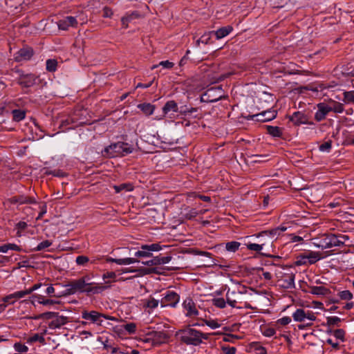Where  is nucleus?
<instances>
[{"label":"nucleus","mask_w":354,"mask_h":354,"mask_svg":"<svg viewBox=\"0 0 354 354\" xmlns=\"http://www.w3.org/2000/svg\"><path fill=\"white\" fill-rule=\"evenodd\" d=\"M65 287L68 295L84 293L88 296L100 294L106 288V286L93 281L89 275L71 280Z\"/></svg>","instance_id":"nucleus-1"},{"label":"nucleus","mask_w":354,"mask_h":354,"mask_svg":"<svg viewBox=\"0 0 354 354\" xmlns=\"http://www.w3.org/2000/svg\"><path fill=\"white\" fill-rule=\"evenodd\" d=\"M286 227L283 226L277 227L270 230L262 231L257 234H254L257 237H267L266 241L259 240L260 243H247L246 248L249 250L260 252L265 246H273V243L276 241L281 234L286 230Z\"/></svg>","instance_id":"nucleus-2"},{"label":"nucleus","mask_w":354,"mask_h":354,"mask_svg":"<svg viewBox=\"0 0 354 354\" xmlns=\"http://www.w3.org/2000/svg\"><path fill=\"white\" fill-rule=\"evenodd\" d=\"M180 340L187 345L198 346L201 344L203 339H207V334L201 333L191 327L179 330L177 332Z\"/></svg>","instance_id":"nucleus-3"},{"label":"nucleus","mask_w":354,"mask_h":354,"mask_svg":"<svg viewBox=\"0 0 354 354\" xmlns=\"http://www.w3.org/2000/svg\"><path fill=\"white\" fill-rule=\"evenodd\" d=\"M33 319L45 320L48 328L51 330L60 328L68 322V317L55 312L44 313L34 317Z\"/></svg>","instance_id":"nucleus-4"},{"label":"nucleus","mask_w":354,"mask_h":354,"mask_svg":"<svg viewBox=\"0 0 354 354\" xmlns=\"http://www.w3.org/2000/svg\"><path fill=\"white\" fill-rule=\"evenodd\" d=\"M133 148L127 142H118L110 145L102 151L104 156L108 158L124 156L132 153Z\"/></svg>","instance_id":"nucleus-5"},{"label":"nucleus","mask_w":354,"mask_h":354,"mask_svg":"<svg viewBox=\"0 0 354 354\" xmlns=\"http://www.w3.org/2000/svg\"><path fill=\"white\" fill-rule=\"evenodd\" d=\"M348 239L346 235L337 236L333 234H328L324 236L321 242L322 248H330L335 246H342L344 244L345 241Z\"/></svg>","instance_id":"nucleus-6"},{"label":"nucleus","mask_w":354,"mask_h":354,"mask_svg":"<svg viewBox=\"0 0 354 354\" xmlns=\"http://www.w3.org/2000/svg\"><path fill=\"white\" fill-rule=\"evenodd\" d=\"M223 97V90L220 86L212 87L203 93L201 97V101L203 102H215Z\"/></svg>","instance_id":"nucleus-7"},{"label":"nucleus","mask_w":354,"mask_h":354,"mask_svg":"<svg viewBox=\"0 0 354 354\" xmlns=\"http://www.w3.org/2000/svg\"><path fill=\"white\" fill-rule=\"evenodd\" d=\"M292 318L297 322H313L316 319V316L313 311L308 309L297 308L292 313Z\"/></svg>","instance_id":"nucleus-8"},{"label":"nucleus","mask_w":354,"mask_h":354,"mask_svg":"<svg viewBox=\"0 0 354 354\" xmlns=\"http://www.w3.org/2000/svg\"><path fill=\"white\" fill-rule=\"evenodd\" d=\"M321 259V255L317 252L309 251L297 257L295 262L297 266H302L307 263L313 264Z\"/></svg>","instance_id":"nucleus-9"},{"label":"nucleus","mask_w":354,"mask_h":354,"mask_svg":"<svg viewBox=\"0 0 354 354\" xmlns=\"http://www.w3.org/2000/svg\"><path fill=\"white\" fill-rule=\"evenodd\" d=\"M227 304L232 308H239L237 304L243 303V292L239 290L228 289L226 292Z\"/></svg>","instance_id":"nucleus-10"},{"label":"nucleus","mask_w":354,"mask_h":354,"mask_svg":"<svg viewBox=\"0 0 354 354\" xmlns=\"http://www.w3.org/2000/svg\"><path fill=\"white\" fill-rule=\"evenodd\" d=\"M180 301V296L174 291L168 290L165 292L160 303L161 307H176Z\"/></svg>","instance_id":"nucleus-11"},{"label":"nucleus","mask_w":354,"mask_h":354,"mask_svg":"<svg viewBox=\"0 0 354 354\" xmlns=\"http://www.w3.org/2000/svg\"><path fill=\"white\" fill-rule=\"evenodd\" d=\"M102 316L103 313H100L95 310H83L82 312V318L83 319L89 320L91 323L95 324L97 326L102 325Z\"/></svg>","instance_id":"nucleus-12"},{"label":"nucleus","mask_w":354,"mask_h":354,"mask_svg":"<svg viewBox=\"0 0 354 354\" xmlns=\"http://www.w3.org/2000/svg\"><path fill=\"white\" fill-rule=\"evenodd\" d=\"M38 77L32 73L21 74L17 80V83L22 87L29 88L37 83Z\"/></svg>","instance_id":"nucleus-13"},{"label":"nucleus","mask_w":354,"mask_h":354,"mask_svg":"<svg viewBox=\"0 0 354 354\" xmlns=\"http://www.w3.org/2000/svg\"><path fill=\"white\" fill-rule=\"evenodd\" d=\"M289 120L296 126L301 124H313L312 122L309 121L308 116L301 111H296L289 117Z\"/></svg>","instance_id":"nucleus-14"},{"label":"nucleus","mask_w":354,"mask_h":354,"mask_svg":"<svg viewBox=\"0 0 354 354\" xmlns=\"http://www.w3.org/2000/svg\"><path fill=\"white\" fill-rule=\"evenodd\" d=\"M185 315L186 317H194L198 315V310L196 304L191 298H187L183 303Z\"/></svg>","instance_id":"nucleus-15"},{"label":"nucleus","mask_w":354,"mask_h":354,"mask_svg":"<svg viewBox=\"0 0 354 354\" xmlns=\"http://www.w3.org/2000/svg\"><path fill=\"white\" fill-rule=\"evenodd\" d=\"M277 116V112L274 110L268 109L259 113H257L250 116L252 120L259 122H267L273 120Z\"/></svg>","instance_id":"nucleus-16"},{"label":"nucleus","mask_w":354,"mask_h":354,"mask_svg":"<svg viewBox=\"0 0 354 354\" xmlns=\"http://www.w3.org/2000/svg\"><path fill=\"white\" fill-rule=\"evenodd\" d=\"M317 110L315 113V119L317 122L324 120L326 115L330 112V107L329 104L324 102L319 103L317 105Z\"/></svg>","instance_id":"nucleus-17"},{"label":"nucleus","mask_w":354,"mask_h":354,"mask_svg":"<svg viewBox=\"0 0 354 354\" xmlns=\"http://www.w3.org/2000/svg\"><path fill=\"white\" fill-rule=\"evenodd\" d=\"M295 274L292 272L285 274L283 277L279 280V286L285 289H292L295 287Z\"/></svg>","instance_id":"nucleus-18"},{"label":"nucleus","mask_w":354,"mask_h":354,"mask_svg":"<svg viewBox=\"0 0 354 354\" xmlns=\"http://www.w3.org/2000/svg\"><path fill=\"white\" fill-rule=\"evenodd\" d=\"M77 21L75 17L72 16H67L57 22V26L59 29L63 30H67L70 27H76L77 25Z\"/></svg>","instance_id":"nucleus-19"},{"label":"nucleus","mask_w":354,"mask_h":354,"mask_svg":"<svg viewBox=\"0 0 354 354\" xmlns=\"http://www.w3.org/2000/svg\"><path fill=\"white\" fill-rule=\"evenodd\" d=\"M178 111V104L174 100L167 101L162 107L163 115L169 116V118H171V115H173L174 113H177Z\"/></svg>","instance_id":"nucleus-20"},{"label":"nucleus","mask_w":354,"mask_h":354,"mask_svg":"<svg viewBox=\"0 0 354 354\" xmlns=\"http://www.w3.org/2000/svg\"><path fill=\"white\" fill-rule=\"evenodd\" d=\"M33 55V50L30 48H24L17 51L15 54V59L17 62L30 59Z\"/></svg>","instance_id":"nucleus-21"},{"label":"nucleus","mask_w":354,"mask_h":354,"mask_svg":"<svg viewBox=\"0 0 354 354\" xmlns=\"http://www.w3.org/2000/svg\"><path fill=\"white\" fill-rule=\"evenodd\" d=\"M171 256L162 257L161 254L154 257L151 260L142 262L143 264L147 266H155V265H162L167 264L171 260Z\"/></svg>","instance_id":"nucleus-22"},{"label":"nucleus","mask_w":354,"mask_h":354,"mask_svg":"<svg viewBox=\"0 0 354 354\" xmlns=\"http://www.w3.org/2000/svg\"><path fill=\"white\" fill-rule=\"evenodd\" d=\"M232 30L233 28L231 26H227L220 28L216 31H211V33L215 35L216 39H221L228 35Z\"/></svg>","instance_id":"nucleus-23"},{"label":"nucleus","mask_w":354,"mask_h":354,"mask_svg":"<svg viewBox=\"0 0 354 354\" xmlns=\"http://www.w3.org/2000/svg\"><path fill=\"white\" fill-rule=\"evenodd\" d=\"M10 202L12 203H19V204H32L35 203V201L33 198L27 197L24 195L13 196L10 198Z\"/></svg>","instance_id":"nucleus-24"},{"label":"nucleus","mask_w":354,"mask_h":354,"mask_svg":"<svg viewBox=\"0 0 354 354\" xmlns=\"http://www.w3.org/2000/svg\"><path fill=\"white\" fill-rule=\"evenodd\" d=\"M106 261L109 263H115L118 265H130L137 262L134 258L114 259L112 257L106 258Z\"/></svg>","instance_id":"nucleus-25"},{"label":"nucleus","mask_w":354,"mask_h":354,"mask_svg":"<svg viewBox=\"0 0 354 354\" xmlns=\"http://www.w3.org/2000/svg\"><path fill=\"white\" fill-rule=\"evenodd\" d=\"M309 292L315 295L324 296L328 295L330 290L324 286H311Z\"/></svg>","instance_id":"nucleus-26"},{"label":"nucleus","mask_w":354,"mask_h":354,"mask_svg":"<svg viewBox=\"0 0 354 354\" xmlns=\"http://www.w3.org/2000/svg\"><path fill=\"white\" fill-rule=\"evenodd\" d=\"M140 109L146 115H151L153 113L155 106L150 103H143L138 105Z\"/></svg>","instance_id":"nucleus-27"},{"label":"nucleus","mask_w":354,"mask_h":354,"mask_svg":"<svg viewBox=\"0 0 354 354\" xmlns=\"http://www.w3.org/2000/svg\"><path fill=\"white\" fill-rule=\"evenodd\" d=\"M32 297L36 298L38 303L44 306L54 305L59 303V301L56 300L44 299V297L40 295H35L32 296Z\"/></svg>","instance_id":"nucleus-28"},{"label":"nucleus","mask_w":354,"mask_h":354,"mask_svg":"<svg viewBox=\"0 0 354 354\" xmlns=\"http://www.w3.org/2000/svg\"><path fill=\"white\" fill-rule=\"evenodd\" d=\"M158 300L150 297L143 301V307L145 308L154 309L158 307Z\"/></svg>","instance_id":"nucleus-29"},{"label":"nucleus","mask_w":354,"mask_h":354,"mask_svg":"<svg viewBox=\"0 0 354 354\" xmlns=\"http://www.w3.org/2000/svg\"><path fill=\"white\" fill-rule=\"evenodd\" d=\"M268 133L273 137L279 138L282 136V129L279 127L266 126Z\"/></svg>","instance_id":"nucleus-30"},{"label":"nucleus","mask_w":354,"mask_h":354,"mask_svg":"<svg viewBox=\"0 0 354 354\" xmlns=\"http://www.w3.org/2000/svg\"><path fill=\"white\" fill-rule=\"evenodd\" d=\"M9 250L20 251V247L15 243L4 244L0 247V252L6 253Z\"/></svg>","instance_id":"nucleus-31"},{"label":"nucleus","mask_w":354,"mask_h":354,"mask_svg":"<svg viewBox=\"0 0 354 354\" xmlns=\"http://www.w3.org/2000/svg\"><path fill=\"white\" fill-rule=\"evenodd\" d=\"M36 342H39L42 344H44L46 343L44 337L38 333L32 335V336L29 337L28 339H27V342L29 344H32Z\"/></svg>","instance_id":"nucleus-32"},{"label":"nucleus","mask_w":354,"mask_h":354,"mask_svg":"<svg viewBox=\"0 0 354 354\" xmlns=\"http://www.w3.org/2000/svg\"><path fill=\"white\" fill-rule=\"evenodd\" d=\"M13 120L17 122H19L25 118L26 113L19 109L13 110L12 112Z\"/></svg>","instance_id":"nucleus-33"},{"label":"nucleus","mask_w":354,"mask_h":354,"mask_svg":"<svg viewBox=\"0 0 354 354\" xmlns=\"http://www.w3.org/2000/svg\"><path fill=\"white\" fill-rule=\"evenodd\" d=\"M141 249L147 250L151 253V252H157L162 249L161 246L158 243H152L149 245H141Z\"/></svg>","instance_id":"nucleus-34"},{"label":"nucleus","mask_w":354,"mask_h":354,"mask_svg":"<svg viewBox=\"0 0 354 354\" xmlns=\"http://www.w3.org/2000/svg\"><path fill=\"white\" fill-rule=\"evenodd\" d=\"M330 107V111L334 113H341L344 111V106L342 104L337 102H333L331 104H329Z\"/></svg>","instance_id":"nucleus-35"},{"label":"nucleus","mask_w":354,"mask_h":354,"mask_svg":"<svg viewBox=\"0 0 354 354\" xmlns=\"http://www.w3.org/2000/svg\"><path fill=\"white\" fill-rule=\"evenodd\" d=\"M212 304L219 308H223L226 306L227 301L222 297H215L212 300Z\"/></svg>","instance_id":"nucleus-36"},{"label":"nucleus","mask_w":354,"mask_h":354,"mask_svg":"<svg viewBox=\"0 0 354 354\" xmlns=\"http://www.w3.org/2000/svg\"><path fill=\"white\" fill-rule=\"evenodd\" d=\"M57 66V62L55 59H48L46 61V70L49 72H54L56 71Z\"/></svg>","instance_id":"nucleus-37"},{"label":"nucleus","mask_w":354,"mask_h":354,"mask_svg":"<svg viewBox=\"0 0 354 354\" xmlns=\"http://www.w3.org/2000/svg\"><path fill=\"white\" fill-rule=\"evenodd\" d=\"M240 245L241 244L239 242L231 241L226 243L225 248L227 251L236 252L239 249Z\"/></svg>","instance_id":"nucleus-38"},{"label":"nucleus","mask_w":354,"mask_h":354,"mask_svg":"<svg viewBox=\"0 0 354 354\" xmlns=\"http://www.w3.org/2000/svg\"><path fill=\"white\" fill-rule=\"evenodd\" d=\"M343 94L344 101L346 103H354V91H346Z\"/></svg>","instance_id":"nucleus-39"},{"label":"nucleus","mask_w":354,"mask_h":354,"mask_svg":"<svg viewBox=\"0 0 354 354\" xmlns=\"http://www.w3.org/2000/svg\"><path fill=\"white\" fill-rule=\"evenodd\" d=\"M338 296L342 300H351L353 299V294L349 290H343L338 293Z\"/></svg>","instance_id":"nucleus-40"},{"label":"nucleus","mask_w":354,"mask_h":354,"mask_svg":"<svg viewBox=\"0 0 354 354\" xmlns=\"http://www.w3.org/2000/svg\"><path fill=\"white\" fill-rule=\"evenodd\" d=\"M4 304H13L17 301L15 293L10 294L2 299Z\"/></svg>","instance_id":"nucleus-41"},{"label":"nucleus","mask_w":354,"mask_h":354,"mask_svg":"<svg viewBox=\"0 0 354 354\" xmlns=\"http://www.w3.org/2000/svg\"><path fill=\"white\" fill-rule=\"evenodd\" d=\"M114 189L117 193H119L122 190L126 189L127 191H131L133 190V187L130 184H121L120 185H115Z\"/></svg>","instance_id":"nucleus-42"},{"label":"nucleus","mask_w":354,"mask_h":354,"mask_svg":"<svg viewBox=\"0 0 354 354\" xmlns=\"http://www.w3.org/2000/svg\"><path fill=\"white\" fill-rule=\"evenodd\" d=\"M124 329L128 332L129 334H134L136 331V324L135 323H128L123 325Z\"/></svg>","instance_id":"nucleus-43"},{"label":"nucleus","mask_w":354,"mask_h":354,"mask_svg":"<svg viewBox=\"0 0 354 354\" xmlns=\"http://www.w3.org/2000/svg\"><path fill=\"white\" fill-rule=\"evenodd\" d=\"M14 348L19 353H26L28 351V346L20 342H17L14 344Z\"/></svg>","instance_id":"nucleus-44"},{"label":"nucleus","mask_w":354,"mask_h":354,"mask_svg":"<svg viewBox=\"0 0 354 354\" xmlns=\"http://www.w3.org/2000/svg\"><path fill=\"white\" fill-rule=\"evenodd\" d=\"M52 245V242L48 241V240H46V241H44L41 243H39L37 246L35 248V250L36 251H41V250H43L47 248H48L49 246H50Z\"/></svg>","instance_id":"nucleus-45"},{"label":"nucleus","mask_w":354,"mask_h":354,"mask_svg":"<svg viewBox=\"0 0 354 354\" xmlns=\"http://www.w3.org/2000/svg\"><path fill=\"white\" fill-rule=\"evenodd\" d=\"M88 261V257L83 255L77 257L75 259L76 263L79 266H86Z\"/></svg>","instance_id":"nucleus-46"},{"label":"nucleus","mask_w":354,"mask_h":354,"mask_svg":"<svg viewBox=\"0 0 354 354\" xmlns=\"http://www.w3.org/2000/svg\"><path fill=\"white\" fill-rule=\"evenodd\" d=\"M333 335L337 339L344 341L345 331L343 329H337L333 331Z\"/></svg>","instance_id":"nucleus-47"},{"label":"nucleus","mask_w":354,"mask_h":354,"mask_svg":"<svg viewBox=\"0 0 354 354\" xmlns=\"http://www.w3.org/2000/svg\"><path fill=\"white\" fill-rule=\"evenodd\" d=\"M158 66H161L165 68H171L174 66V64L171 62H169L168 60L166 61H162L158 64ZM158 66V65H153L151 67V69H154Z\"/></svg>","instance_id":"nucleus-48"},{"label":"nucleus","mask_w":354,"mask_h":354,"mask_svg":"<svg viewBox=\"0 0 354 354\" xmlns=\"http://www.w3.org/2000/svg\"><path fill=\"white\" fill-rule=\"evenodd\" d=\"M332 147V142L330 140H328L327 142H325L324 143L322 144L319 148L321 151L324 152H329Z\"/></svg>","instance_id":"nucleus-49"},{"label":"nucleus","mask_w":354,"mask_h":354,"mask_svg":"<svg viewBox=\"0 0 354 354\" xmlns=\"http://www.w3.org/2000/svg\"><path fill=\"white\" fill-rule=\"evenodd\" d=\"M213 35L212 33H211V32H209L208 33H205L203 35L201 36V37L197 41V43L199 44V43H203V44H207L209 43L210 39H211V35Z\"/></svg>","instance_id":"nucleus-50"},{"label":"nucleus","mask_w":354,"mask_h":354,"mask_svg":"<svg viewBox=\"0 0 354 354\" xmlns=\"http://www.w3.org/2000/svg\"><path fill=\"white\" fill-rule=\"evenodd\" d=\"M14 293L15 295L16 299L18 300L19 299L24 298L26 296L30 295V291L28 290V289H26V290L15 292Z\"/></svg>","instance_id":"nucleus-51"},{"label":"nucleus","mask_w":354,"mask_h":354,"mask_svg":"<svg viewBox=\"0 0 354 354\" xmlns=\"http://www.w3.org/2000/svg\"><path fill=\"white\" fill-rule=\"evenodd\" d=\"M340 322L341 319L336 316L327 317V324L329 326L337 325Z\"/></svg>","instance_id":"nucleus-52"},{"label":"nucleus","mask_w":354,"mask_h":354,"mask_svg":"<svg viewBox=\"0 0 354 354\" xmlns=\"http://www.w3.org/2000/svg\"><path fill=\"white\" fill-rule=\"evenodd\" d=\"M151 255V253L145 249H141L135 253V256L137 257H149Z\"/></svg>","instance_id":"nucleus-53"},{"label":"nucleus","mask_w":354,"mask_h":354,"mask_svg":"<svg viewBox=\"0 0 354 354\" xmlns=\"http://www.w3.org/2000/svg\"><path fill=\"white\" fill-rule=\"evenodd\" d=\"M116 277V274L113 272H110L104 274L103 275V279L105 280L106 283H110L111 279H114Z\"/></svg>","instance_id":"nucleus-54"},{"label":"nucleus","mask_w":354,"mask_h":354,"mask_svg":"<svg viewBox=\"0 0 354 354\" xmlns=\"http://www.w3.org/2000/svg\"><path fill=\"white\" fill-rule=\"evenodd\" d=\"M205 323L207 326H208L212 329H216L221 326V325L216 320L214 319L206 320Z\"/></svg>","instance_id":"nucleus-55"},{"label":"nucleus","mask_w":354,"mask_h":354,"mask_svg":"<svg viewBox=\"0 0 354 354\" xmlns=\"http://www.w3.org/2000/svg\"><path fill=\"white\" fill-rule=\"evenodd\" d=\"M276 333V331L274 328H266L263 330V335L266 337H272L273 335H274Z\"/></svg>","instance_id":"nucleus-56"},{"label":"nucleus","mask_w":354,"mask_h":354,"mask_svg":"<svg viewBox=\"0 0 354 354\" xmlns=\"http://www.w3.org/2000/svg\"><path fill=\"white\" fill-rule=\"evenodd\" d=\"M222 350L225 354H235L236 349L235 347L223 346Z\"/></svg>","instance_id":"nucleus-57"},{"label":"nucleus","mask_w":354,"mask_h":354,"mask_svg":"<svg viewBox=\"0 0 354 354\" xmlns=\"http://www.w3.org/2000/svg\"><path fill=\"white\" fill-rule=\"evenodd\" d=\"M291 322V319L290 317H283L277 320V323L282 325L286 326L290 324Z\"/></svg>","instance_id":"nucleus-58"},{"label":"nucleus","mask_w":354,"mask_h":354,"mask_svg":"<svg viewBox=\"0 0 354 354\" xmlns=\"http://www.w3.org/2000/svg\"><path fill=\"white\" fill-rule=\"evenodd\" d=\"M55 290L54 288V287L53 286V285H50L49 286L46 290V293L49 295L50 297H53L55 296Z\"/></svg>","instance_id":"nucleus-59"},{"label":"nucleus","mask_w":354,"mask_h":354,"mask_svg":"<svg viewBox=\"0 0 354 354\" xmlns=\"http://www.w3.org/2000/svg\"><path fill=\"white\" fill-rule=\"evenodd\" d=\"M327 344H330L333 348L337 349L339 348V342H334L332 339L328 338L326 340Z\"/></svg>","instance_id":"nucleus-60"},{"label":"nucleus","mask_w":354,"mask_h":354,"mask_svg":"<svg viewBox=\"0 0 354 354\" xmlns=\"http://www.w3.org/2000/svg\"><path fill=\"white\" fill-rule=\"evenodd\" d=\"M42 286V283H38L33 285L31 288H28V290L30 291V294H31L33 291L38 290Z\"/></svg>","instance_id":"nucleus-61"},{"label":"nucleus","mask_w":354,"mask_h":354,"mask_svg":"<svg viewBox=\"0 0 354 354\" xmlns=\"http://www.w3.org/2000/svg\"><path fill=\"white\" fill-rule=\"evenodd\" d=\"M291 241L292 242H301L303 241V238L301 236H296V235H294V234H292L291 235Z\"/></svg>","instance_id":"nucleus-62"},{"label":"nucleus","mask_w":354,"mask_h":354,"mask_svg":"<svg viewBox=\"0 0 354 354\" xmlns=\"http://www.w3.org/2000/svg\"><path fill=\"white\" fill-rule=\"evenodd\" d=\"M197 214H198V212L194 209H192L190 210V212L188 214H187L186 216H187V218H192L195 217Z\"/></svg>","instance_id":"nucleus-63"},{"label":"nucleus","mask_w":354,"mask_h":354,"mask_svg":"<svg viewBox=\"0 0 354 354\" xmlns=\"http://www.w3.org/2000/svg\"><path fill=\"white\" fill-rule=\"evenodd\" d=\"M257 354H267L266 349L263 346L257 348Z\"/></svg>","instance_id":"nucleus-64"}]
</instances>
